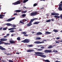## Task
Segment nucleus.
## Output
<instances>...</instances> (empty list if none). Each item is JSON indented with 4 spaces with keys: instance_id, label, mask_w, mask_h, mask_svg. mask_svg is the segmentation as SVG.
I'll return each mask as SVG.
<instances>
[{
    "instance_id": "dca6fc26",
    "label": "nucleus",
    "mask_w": 62,
    "mask_h": 62,
    "mask_svg": "<svg viewBox=\"0 0 62 62\" xmlns=\"http://www.w3.org/2000/svg\"><path fill=\"white\" fill-rule=\"evenodd\" d=\"M54 17L55 18H56H56H57L58 19H59V18H60V16H54Z\"/></svg>"
},
{
    "instance_id": "8fccbe9b",
    "label": "nucleus",
    "mask_w": 62,
    "mask_h": 62,
    "mask_svg": "<svg viewBox=\"0 0 62 62\" xmlns=\"http://www.w3.org/2000/svg\"><path fill=\"white\" fill-rule=\"evenodd\" d=\"M60 39V38L59 37L56 38V39Z\"/></svg>"
},
{
    "instance_id": "20e7f679",
    "label": "nucleus",
    "mask_w": 62,
    "mask_h": 62,
    "mask_svg": "<svg viewBox=\"0 0 62 62\" xmlns=\"http://www.w3.org/2000/svg\"><path fill=\"white\" fill-rule=\"evenodd\" d=\"M37 55L38 56H41V57H43V58H45V57H46V56L45 55Z\"/></svg>"
},
{
    "instance_id": "79ce46f5",
    "label": "nucleus",
    "mask_w": 62,
    "mask_h": 62,
    "mask_svg": "<svg viewBox=\"0 0 62 62\" xmlns=\"http://www.w3.org/2000/svg\"><path fill=\"white\" fill-rule=\"evenodd\" d=\"M44 43V42L43 41L41 42L39 41V44H41V43Z\"/></svg>"
},
{
    "instance_id": "423d86ee",
    "label": "nucleus",
    "mask_w": 62,
    "mask_h": 62,
    "mask_svg": "<svg viewBox=\"0 0 62 62\" xmlns=\"http://www.w3.org/2000/svg\"><path fill=\"white\" fill-rule=\"evenodd\" d=\"M35 54H44V53H42V52H35Z\"/></svg>"
},
{
    "instance_id": "b1692460",
    "label": "nucleus",
    "mask_w": 62,
    "mask_h": 62,
    "mask_svg": "<svg viewBox=\"0 0 62 62\" xmlns=\"http://www.w3.org/2000/svg\"><path fill=\"white\" fill-rule=\"evenodd\" d=\"M53 31H54V32H55V33H57V32H58V30H55V29H54Z\"/></svg>"
},
{
    "instance_id": "052dcab7",
    "label": "nucleus",
    "mask_w": 62,
    "mask_h": 62,
    "mask_svg": "<svg viewBox=\"0 0 62 62\" xmlns=\"http://www.w3.org/2000/svg\"><path fill=\"white\" fill-rule=\"evenodd\" d=\"M47 41L46 40L44 39L43 40V41L44 42V41Z\"/></svg>"
},
{
    "instance_id": "bf43d9fd",
    "label": "nucleus",
    "mask_w": 62,
    "mask_h": 62,
    "mask_svg": "<svg viewBox=\"0 0 62 62\" xmlns=\"http://www.w3.org/2000/svg\"><path fill=\"white\" fill-rule=\"evenodd\" d=\"M23 9H24V8L26 9V8L24 6L23 8Z\"/></svg>"
},
{
    "instance_id": "a878e982",
    "label": "nucleus",
    "mask_w": 62,
    "mask_h": 62,
    "mask_svg": "<svg viewBox=\"0 0 62 62\" xmlns=\"http://www.w3.org/2000/svg\"><path fill=\"white\" fill-rule=\"evenodd\" d=\"M44 62H50V61H49V60H45L44 61Z\"/></svg>"
},
{
    "instance_id": "13d9d810",
    "label": "nucleus",
    "mask_w": 62,
    "mask_h": 62,
    "mask_svg": "<svg viewBox=\"0 0 62 62\" xmlns=\"http://www.w3.org/2000/svg\"><path fill=\"white\" fill-rule=\"evenodd\" d=\"M13 27H16V25H13Z\"/></svg>"
},
{
    "instance_id": "603ef678",
    "label": "nucleus",
    "mask_w": 62,
    "mask_h": 62,
    "mask_svg": "<svg viewBox=\"0 0 62 62\" xmlns=\"http://www.w3.org/2000/svg\"><path fill=\"white\" fill-rule=\"evenodd\" d=\"M14 16H15L17 15V13H14Z\"/></svg>"
},
{
    "instance_id": "1a4fd4ad",
    "label": "nucleus",
    "mask_w": 62,
    "mask_h": 62,
    "mask_svg": "<svg viewBox=\"0 0 62 62\" xmlns=\"http://www.w3.org/2000/svg\"><path fill=\"white\" fill-rule=\"evenodd\" d=\"M0 40L1 41H7L8 40V39H5L3 38L0 39Z\"/></svg>"
},
{
    "instance_id": "72a5a7b5",
    "label": "nucleus",
    "mask_w": 62,
    "mask_h": 62,
    "mask_svg": "<svg viewBox=\"0 0 62 62\" xmlns=\"http://www.w3.org/2000/svg\"><path fill=\"white\" fill-rule=\"evenodd\" d=\"M38 5V3H35L33 5V7H35L37 6Z\"/></svg>"
},
{
    "instance_id": "0eeeda50",
    "label": "nucleus",
    "mask_w": 62,
    "mask_h": 62,
    "mask_svg": "<svg viewBox=\"0 0 62 62\" xmlns=\"http://www.w3.org/2000/svg\"><path fill=\"white\" fill-rule=\"evenodd\" d=\"M32 22L31 21L27 25V26H30L31 25H32Z\"/></svg>"
},
{
    "instance_id": "ea45409f",
    "label": "nucleus",
    "mask_w": 62,
    "mask_h": 62,
    "mask_svg": "<svg viewBox=\"0 0 62 62\" xmlns=\"http://www.w3.org/2000/svg\"><path fill=\"white\" fill-rule=\"evenodd\" d=\"M41 39V38H40V37H38L36 38V40H37L38 39L39 40V39Z\"/></svg>"
},
{
    "instance_id": "7ed1b4c3",
    "label": "nucleus",
    "mask_w": 62,
    "mask_h": 62,
    "mask_svg": "<svg viewBox=\"0 0 62 62\" xmlns=\"http://www.w3.org/2000/svg\"><path fill=\"white\" fill-rule=\"evenodd\" d=\"M30 41V40L28 39H26L22 41L21 42H23L24 43H29Z\"/></svg>"
},
{
    "instance_id": "c85d7f7f",
    "label": "nucleus",
    "mask_w": 62,
    "mask_h": 62,
    "mask_svg": "<svg viewBox=\"0 0 62 62\" xmlns=\"http://www.w3.org/2000/svg\"><path fill=\"white\" fill-rule=\"evenodd\" d=\"M44 9H45L43 7L40 8V9H41V10H42V11Z\"/></svg>"
},
{
    "instance_id": "338daca9",
    "label": "nucleus",
    "mask_w": 62,
    "mask_h": 62,
    "mask_svg": "<svg viewBox=\"0 0 62 62\" xmlns=\"http://www.w3.org/2000/svg\"><path fill=\"white\" fill-rule=\"evenodd\" d=\"M55 62H61L60 61H59L57 60Z\"/></svg>"
},
{
    "instance_id": "aec40b11",
    "label": "nucleus",
    "mask_w": 62,
    "mask_h": 62,
    "mask_svg": "<svg viewBox=\"0 0 62 62\" xmlns=\"http://www.w3.org/2000/svg\"><path fill=\"white\" fill-rule=\"evenodd\" d=\"M34 43H35V44H39V41H35L34 42Z\"/></svg>"
},
{
    "instance_id": "4d7b16f0",
    "label": "nucleus",
    "mask_w": 62,
    "mask_h": 62,
    "mask_svg": "<svg viewBox=\"0 0 62 62\" xmlns=\"http://www.w3.org/2000/svg\"><path fill=\"white\" fill-rule=\"evenodd\" d=\"M2 62H6V61H5V60H4L3 59L2 60Z\"/></svg>"
},
{
    "instance_id": "f03ea898",
    "label": "nucleus",
    "mask_w": 62,
    "mask_h": 62,
    "mask_svg": "<svg viewBox=\"0 0 62 62\" xmlns=\"http://www.w3.org/2000/svg\"><path fill=\"white\" fill-rule=\"evenodd\" d=\"M39 13H38V12L35 11L34 12H32L31 14V16H34L35 15H38Z\"/></svg>"
},
{
    "instance_id": "5701e85b",
    "label": "nucleus",
    "mask_w": 62,
    "mask_h": 62,
    "mask_svg": "<svg viewBox=\"0 0 62 62\" xmlns=\"http://www.w3.org/2000/svg\"><path fill=\"white\" fill-rule=\"evenodd\" d=\"M53 48V46L52 45H50L48 47V49H50V48Z\"/></svg>"
},
{
    "instance_id": "cd10ccee",
    "label": "nucleus",
    "mask_w": 62,
    "mask_h": 62,
    "mask_svg": "<svg viewBox=\"0 0 62 62\" xmlns=\"http://www.w3.org/2000/svg\"><path fill=\"white\" fill-rule=\"evenodd\" d=\"M52 51L51 50H48V53H52Z\"/></svg>"
},
{
    "instance_id": "ddd939ff",
    "label": "nucleus",
    "mask_w": 62,
    "mask_h": 62,
    "mask_svg": "<svg viewBox=\"0 0 62 62\" xmlns=\"http://www.w3.org/2000/svg\"><path fill=\"white\" fill-rule=\"evenodd\" d=\"M38 20V19L37 18H33L32 19H31V21L32 22L34 21V20Z\"/></svg>"
},
{
    "instance_id": "a18cd8bd",
    "label": "nucleus",
    "mask_w": 62,
    "mask_h": 62,
    "mask_svg": "<svg viewBox=\"0 0 62 62\" xmlns=\"http://www.w3.org/2000/svg\"><path fill=\"white\" fill-rule=\"evenodd\" d=\"M17 28H11L12 30H14V29H16Z\"/></svg>"
},
{
    "instance_id": "2eb2a0df",
    "label": "nucleus",
    "mask_w": 62,
    "mask_h": 62,
    "mask_svg": "<svg viewBox=\"0 0 62 62\" xmlns=\"http://www.w3.org/2000/svg\"><path fill=\"white\" fill-rule=\"evenodd\" d=\"M5 15H0V19H3V17H4L5 16Z\"/></svg>"
},
{
    "instance_id": "9d476101",
    "label": "nucleus",
    "mask_w": 62,
    "mask_h": 62,
    "mask_svg": "<svg viewBox=\"0 0 62 62\" xmlns=\"http://www.w3.org/2000/svg\"><path fill=\"white\" fill-rule=\"evenodd\" d=\"M0 49L1 50H2L3 51H6V49L5 48H3V47L0 46Z\"/></svg>"
},
{
    "instance_id": "f8f14e48",
    "label": "nucleus",
    "mask_w": 62,
    "mask_h": 62,
    "mask_svg": "<svg viewBox=\"0 0 62 62\" xmlns=\"http://www.w3.org/2000/svg\"><path fill=\"white\" fill-rule=\"evenodd\" d=\"M9 42L10 43H11L12 44V43H14V44H16V43H15V41H14L13 40H10L9 41Z\"/></svg>"
},
{
    "instance_id": "de8ad7c7",
    "label": "nucleus",
    "mask_w": 62,
    "mask_h": 62,
    "mask_svg": "<svg viewBox=\"0 0 62 62\" xmlns=\"http://www.w3.org/2000/svg\"><path fill=\"white\" fill-rule=\"evenodd\" d=\"M20 23H23V24H24V23L22 21H20Z\"/></svg>"
},
{
    "instance_id": "2f4dec72",
    "label": "nucleus",
    "mask_w": 62,
    "mask_h": 62,
    "mask_svg": "<svg viewBox=\"0 0 62 62\" xmlns=\"http://www.w3.org/2000/svg\"><path fill=\"white\" fill-rule=\"evenodd\" d=\"M7 29V28H3L2 30L3 31H4L5 30H6Z\"/></svg>"
},
{
    "instance_id": "4be33fe9",
    "label": "nucleus",
    "mask_w": 62,
    "mask_h": 62,
    "mask_svg": "<svg viewBox=\"0 0 62 62\" xmlns=\"http://www.w3.org/2000/svg\"><path fill=\"white\" fill-rule=\"evenodd\" d=\"M15 12H21V10H16L15 11Z\"/></svg>"
},
{
    "instance_id": "a211bd4d",
    "label": "nucleus",
    "mask_w": 62,
    "mask_h": 62,
    "mask_svg": "<svg viewBox=\"0 0 62 62\" xmlns=\"http://www.w3.org/2000/svg\"><path fill=\"white\" fill-rule=\"evenodd\" d=\"M62 6H59V9L60 11H62Z\"/></svg>"
},
{
    "instance_id": "39448f33",
    "label": "nucleus",
    "mask_w": 62,
    "mask_h": 62,
    "mask_svg": "<svg viewBox=\"0 0 62 62\" xmlns=\"http://www.w3.org/2000/svg\"><path fill=\"white\" fill-rule=\"evenodd\" d=\"M14 20V17H12L11 18H9L7 20V22H10L11 21H12V20Z\"/></svg>"
},
{
    "instance_id": "e433bc0d",
    "label": "nucleus",
    "mask_w": 62,
    "mask_h": 62,
    "mask_svg": "<svg viewBox=\"0 0 62 62\" xmlns=\"http://www.w3.org/2000/svg\"><path fill=\"white\" fill-rule=\"evenodd\" d=\"M28 47H32V46H33L32 45H28Z\"/></svg>"
},
{
    "instance_id": "412c9836",
    "label": "nucleus",
    "mask_w": 62,
    "mask_h": 62,
    "mask_svg": "<svg viewBox=\"0 0 62 62\" xmlns=\"http://www.w3.org/2000/svg\"><path fill=\"white\" fill-rule=\"evenodd\" d=\"M6 24L7 25V26H12V24L10 23H7Z\"/></svg>"
},
{
    "instance_id": "09e8293b",
    "label": "nucleus",
    "mask_w": 62,
    "mask_h": 62,
    "mask_svg": "<svg viewBox=\"0 0 62 62\" xmlns=\"http://www.w3.org/2000/svg\"><path fill=\"white\" fill-rule=\"evenodd\" d=\"M24 36H25V37H28V35L27 34H25L24 35Z\"/></svg>"
},
{
    "instance_id": "9b49d317",
    "label": "nucleus",
    "mask_w": 62,
    "mask_h": 62,
    "mask_svg": "<svg viewBox=\"0 0 62 62\" xmlns=\"http://www.w3.org/2000/svg\"><path fill=\"white\" fill-rule=\"evenodd\" d=\"M43 35V34L42 33L40 32H37V34H36V35H37V36H39V35Z\"/></svg>"
},
{
    "instance_id": "4468645a",
    "label": "nucleus",
    "mask_w": 62,
    "mask_h": 62,
    "mask_svg": "<svg viewBox=\"0 0 62 62\" xmlns=\"http://www.w3.org/2000/svg\"><path fill=\"white\" fill-rule=\"evenodd\" d=\"M27 52H34V50L32 49L29 50L27 51Z\"/></svg>"
},
{
    "instance_id": "4c0bfd02",
    "label": "nucleus",
    "mask_w": 62,
    "mask_h": 62,
    "mask_svg": "<svg viewBox=\"0 0 62 62\" xmlns=\"http://www.w3.org/2000/svg\"><path fill=\"white\" fill-rule=\"evenodd\" d=\"M60 41H59V40H58V41H57L56 42V43H60Z\"/></svg>"
},
{
    "instance_id": "864d4df0",
    "label": "nucleus",
    "mask_w": 62,
    "mask_h": 62,
    "mask_svg": "<svg viewBox=\"0 0 62 62\" xmlns=\"http://www.w3.org/2000/svg\"><path fill=\"white\" fill-rule=\"evenodd\" d=\"M38 51H42V49H38Z\"/></svg>"
},
{
    "instance_id": "c03bdc74",
    "label": "nucleus",
    "mask_w": 62,
    "mask_h": 62,
    "mask_svg": "<svg viewBox=\"0 0 62 62\" xmlns=\"http://www.w3.org/2000/svg\"><path fill=\"white\" fill-rule=\"evenodd\" d=\"M9 62H14L13 61L11 60H9Z\"/></svg>"
},
{
    "instance_id": "6ab92c4d",
    "label": "nucleus",
    "mask_w": 62,
    "mask_h": 62,
    "mask_svg": "<svg viewBox=\"0 0 62 62\" xmlns=\"http://www.w3.org/2000/svg\"><path fill=\"white\" fill-rule=\"evenodd\" d=\"M39 23H40V22H36L34 23L33 24H39Z\"/></svg>"
},
{
    "instance_id": "6e6d98bb",
    "label": "nucleus",
    "mask_w": 62,
    "mask_h": 62,
    "mask_svg": "<svg viewBox=\"0 0 62 62\" xmlns=\"http://www.w3.org/2000/svg\"><path fill=\"white\" fill-rule=\"evenodd\" d=\"M41 49H44V46H42L41 47Z\"/></svg>"
},
{
    "instance_id": "f257e3e1",
    "label": "nucleus",
    "mask_w": 62,
    "mask_h": 62,
    "mask_svg": "<svg viewBox=\"0 0 62 62\" xmlns=\"http://www.w3.org/2000/svg\"><path fill=\"white\" fill-rule=\"evenodd\" d=\"M23 2L22 0H18L16 2H14V3H12V5H18L19 4H20L21 3H22Z\"/></svg>"
},
{
    "instance_id": "c756f323",
    "label": "nucleus",
    "mask_w": 62,
    "mask_h": 62,
    "mask_svg": "<svg viewBox=\"0 0 62 62\" xmlns=\"http://www.w3.org/2000/svg\"><path fill=\"white\" fill-rule=\"evenodd\" d=\"M17 39L18 40H21V37H18Z\"/></svg>"
},
{
    "instance_id": "f3484780",
    "label": "nucleus",
    "mask_w": 62,
    "mask_h": 62,
    "mask_svg": "<svg viewBox=\"0 0 62 62\" xmlns=\"http://www.w3.org/2000/svg\"><path fill=\"white\" fill-rule=\"evenodd\" d=\"M51 34V32H49L48 31H46L45 33L46 35H47V34Z\"/></svg>"
},
{
    "instance_id": "58836bf2",
    "label": "nucleus",
    "mask_w": 62,
    "mask_h": 62,
    "mask_svg": "<svg viewBox=\"0 0 62 62\" xmlns=\"http://www.w3.org/2000/svg\"><path fill=\"white\" fill-rule=\"evenodd\" d=\"M26 21H27V20L25 19H23V22H26Z\"/></svg>"
},
{
    "instance_id": "6e6552de",
    "label": "nucleus",
    "mask_w": 62,
    "mask_h": 62,
    "mask_svg": "<svg viewBox=\"0 0 62 62\" xmlns=\"http://www.w3.org/2000/svg\"><path fill=\"white\" fill-rule=\"evenodd\" d=\"M51 15H59V14L58 13L53 12L51 14Z\"/></svg>"
},
{
    "instance_id": "3c124183",
    "label": "nucleus",
    "mask_w": 62,
    "mask_h": 62,
    "mask_svg": "<svg viewBox=\"0 0 62 62\" xmlns=\"http://www.w3.org/2000/svg\"><path fill=\"white\" fill-rule=\"evenodd\" d=\"M51 21H52L53 22H54V19H51Z\"/></svg>"
},
{
    "instance_id": "393cba45",
    "label": "nucleus",
    "mask_w": 62,
    "mask_h": 62,
    "mask_svg": "<svg viewBox=\"0 0 62 62\" xmlns=\"http://www.w3.org/2000/svg\"><path fill=\"white\" fill-rule=\"evenodd\" d=\"M44 52L46 54L47 53H48V50H46L44 51Z\"/></svg>"
},
{
    "instance_id": "37998d69",
    "label": "nucleus",
    "mask_w": 62,
    "mask_h": 62,
    "mask_svg": "<svg viewBox=\"0 0 62 62\" xmlns=\"http://www.w3.org/2000/svg\"><path fill=\"white\" fill-rule=\"evenodd\" d=\"M6 54H7V55H11V54H10V53H8V54H7V53H6Z\"/></svg>"
},
{
    "instance_id": "49530a36",
    "label": "nucleus",
    "mask_w": 62,
    "mask_h": 62,
    "mask_svg": "<svg viewBox=\"0 0 62 62\" xmlns=\"http://www.w3.org/2000/svg\"><path fill=\"white\" fill-rule=\"evenodd\" d=\"M14 32V31L11 30L9 32H11L12 33V32Z\"/></svg>"
},
{
    "instance_id": "bb28decb",
    "label": "nucleus",
    "mask_w": 62,
    "mask_h": 62,
    "mask_svg": "<svg viewBox=\"0 0 62 62\" xmlns=\"http://www.w3.org/2000/svg\"><path fill=\"white\" fill-rule=\"evenodd\" d=\"M27 32H23L22 33V34H23L24 35H25V34H26Z\"/></svg>"
},
{
    "instance_id": "5fc2aeb1",
    "label": "nucleus",
    "mask_w": 62,
    "mask_h": 62,
    "mask_svg": "<svg viewBox=\"0 0 62 62\" xmlns=\"http://www.w3.org/2000/svg\"><path fill=\"white\" fill-rule=\"evenodd\" d=\"M60 17L61 19H62V14L60 15Z\"/></svg>"
},
{
    "instance_id": "f704fd0d",
    "label": "nucleus",
    "mask_w": 62,
    "mask_h": 62,
    "mask_svg": "<svg viewBox=\"0 0 62 62\" xmlns=\"http://www.w3.org/2000/svg\"><path fill=\"white\" fill-rule=\"evenodd\" d=\"M5 42H2L1 41H0V44H4V43Z\"/></svg>"
},
{
    "instance_id": "e2e57ef3",
    "label": "nucleus",
    "mask_w": 62,
    "mask_h": 62,
    "mask_svg": "<svg viewBox=\"0 0 62 62\" xmlns=\"http://www.w3.org/2000/svg\"><path fill=\"white\" fill-rule=\"evenodd\" d=\"M52 52H54L55 53V50H54L53 51H52Z\"/></svg>"
},
{
    "instance_id": "774afa93",
    "label": "nucleus",
    "mask_w": 62,
    "mask_h": 62,
    "mask_svg": "<svg viewBox=\"0 0 62 62\" xmlns=\"http://www.w3.org/2000/svg\"><path fill=\"white\" fill-rule=\"evenodd\" d=\"M12 30L11 28H10V29H8V30Z\"/></svg>"
},
{
    "instance_id": "a19ab883",
    "label": "nucleus",
    "mask_w": 62,
    "mask_h": 62,
    "mask_svg": "<svg viewBox=\"0 0 62 62\" xmlns=\"http://www.w3.org/2000/svg\"><path fill=\"white\" fill-rule=\"evenodd\" d=\"M51 19H49L48 20H47L46 21V22H51Z\"/></svg>"
},
{
    "instance_id": "c9c22d12",
    "label": "nucleus",
    "mask_w": 62,
    "mask_h": 62,
    "mask_svg": "<svg viewBox=\"0 0 62 62\" xmlns=\"http://www.w3.org/2000/svg\"><path fill=\"white\" fill-rule=\"evenodd\" d=\"M4 43L5 45H10V43Z\"/></svg>"
},
{
    "instance_id": "0e129e2a",
    "label": "nucleus",
    "mask_w": 62,
    "mask_h": 62,
    "mask_svg": "<svg viewBox=\"0 0 62 62\" xmlns=\"http://www.w3.org/2000/svg\"><path fill=\"white\" fill-rule=\"evenodd\" d=\"M16 54H20V53H19V52H16Z\"/></svg>"
},
{
    "instance_id": "7c9ffc66",
    "label": "nucleus",
    "mask_w": 62,
    "mask_h": 62,
    "mask_svg": "<svg viewBox=\"0 0 62 62\" xmlns=\"http://www.w3.org/2000/svg\"><path fill=\"white\" fill-rule=\"evenodd\" d=\"M28 0H24L23 1V2L24 3H26V2H27Z\"/></svg>"
},
{
    "instance_id": "473e14b6",
    "label": "nucleus",
    "mask_w": 62,
    "mask_h": 62,
    "mask_svg": "<svg viewBox=\"0 0 62 62\" xmlns=\"http://www.w3.org/2000/svg\"><path fill=\"white\" fill-rule=\"evenodd\" d=\"M22 16V17H25L26 16V15H25V14H23Z\"/></svg>"
},
{
    "instance_id": "680f3d73",
    "label": "nucleus",
    "mask_w": 62,
    "mask_h": 62,
    "mask_svg": "<svg viewBox=\"0 0 62 62\" xmlns=\"http://www.w3.org/2000/svg\"><path fill=\"white\" fill-rule=\"evenodd\" d=\"M26 12H27V11H24L23 12L24 13H26Z\"/></svg>"
},
{
    "instance_id": "69168bd1",
    "label": "nucleus",
    "mask_w": 62,
    "mask_h": 62,
    "mask_svg": "<svg viewBox=\"0 0 62 62\" xmlns=\"http://www.w3.org/2000/svg\"><path fill=\"white\" fill-rule=\"evenodd\" d=\"M3 29V28L2 27H1L0 28V30H1Z\"/></svg>"
}]
</instances>
